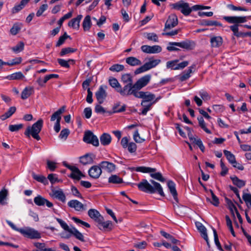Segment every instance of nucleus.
Masks as SVG:
<instances>
[{"mask_svg": "<svg viewBox=\"0 0 251 251\" xmlns=\"http://www.w3.org/2000/svg\"><path fill=\"white\" fill-rule=\"evenodd\" d=\"M150 184L146 179H143L137 183V186L139 190L142 192L149 193L154 194L157 193L162 197L165 196L163 188L160 183L151 179L150 180Z\"/></svg>", "mask_w": 251, "mask_h": 251, "instance_id": "f257e3e1", "label": "nucleus"}, {"mask_svg": "<svg viewBox=\"0 0 251 251\" xmlns=\"http://www.w3.org/2000/svg\"><path fill=\"white\" fill-rule=\"evenodd\" d=\"M43 126V120L42 119H40L33 124L31 126H27L24 134L28 138H30V136H31L33 138L39 141L41 139L39 133L41 131Z\"/></svg>", "mask_w": 251, "mask_h": 251, "instance_id": "f03ea898", "label": "nucleus"}, {"mask_svg": "<svg viewBox=\"0 0 251 251\" xmlns=\"http://www.w3.org/2000/svg\"><path fill=\"white\" fill-rule=\"evenodd\" d=\"M19 232L24 236L32 239H38L41 237L40 233L31 227H26L24 228H20Z\"/></svg>", "mask_w": 251, "mask_h": 251, "instance_id": "7ed1b4c3", "label": "nucleus"}, {"mask_svg": "<svg viewBox=\"0 0 251 251\" xmlns=\"http://www.w3.org/2000/svg\"><path fill=\"white\" fill-rule=\"evenodd\" d=\"M137 92V91L136 88L134 87V84H125V85L123 88L121 86L120 88L118 91V93H119L123 97L133 95L136 97Z\"/></svg>", "mask_w": 251, "mask_h": 251, "instance_id": "20e7f679", "label": "nucleus"}, {"mask_svg": "<svg viewBox=\"0 0 251 251\" xmlns=\"http://www.w3.org/2000/svg\"><path fill=\"white\" fill-rule=\"evenodd\" d=\"M83 140L84 142L92 144L95 147H98L99 145L98 137L90 130L85 132Z\"/></svg>", "mask_w": 251, "mask_h": 251, "instance_id": "39448f33", "label": "nucleus"}, {"mask_svg": "<svg viewBox=\"0 0 251 251\" xmlns=\"http://www.w3.org/2000/svg\"><path fill=\"white\" fill-rule=\"evenodd\" d=\"M169 44L183 48L186 50H192L196 46L195 43L191 40H186L181 42H169Z\"/></svg>", "mask_w": 251, "mask_h": 251, "instance_id": "423d86ee", "label": "nucleus"}, {"mask_svg": "<svg viewBox=\"0 0 251 251\" xmlns=\"http://www.w3.org/2000/svg\"><path fill=\"white\" fill-rule=\"evenodd\" d=\"M173 8L175 9L180 10L181 12L185 16H188L192 11V9L189 7V4L186 2H177L173 4Z\"/></svg>", "mask_w": 251, "mask_h": 251, "instance_id": "0eeeda50", "label": "nucleus"}, {"mask_svg": "<svg viewBox=\"0 0 251 251\" xmlns=\"http://www.w3.org/2000/svg\"><path fill=\"white\" fill-rule=\"evenodd\" d=\"M226 22L230 24H234L233 25H236L238 31H239V24L244 23L247 21L246 17H237V16H225L223 17Z\"/></svg>", "mask_w": 251, "mask_h": 251, "instance_id": "6e6552de", "label": "nucleus"}, {"mask_svg": "<svg viewBox=\"0 0 251 251\" xmlns=\"http://www.w3.org/2000/svg\"><path fill=\"white\" fill-rule=\"evenodd\" d=\"M151 75H146L139 78L134 84L137 91L146 86L150 82L151 79Z\"/></svg>", "mask_w": 251, "mask_h": 251, "instance_id": "1a4fd4ad", "label": "nucleus"}, {"mask_svg": "<svg viewBox=\"0 0 251 251\" xmlns=\"http://www.w3.org/2000/svg\"><path fill=\"white\" fill-rule=\"evenodd\" d=\"M136 98L142 99V101H144L145 103H150L155 99V96L148 91H137Z\"/></svg>", "mask_w": 251, "mask_h": 251, "instance_id": "9d476101", "label": "nucleus"}, {"mask_svg": "<svg viewBox=\"0 0 251 251\" xmlns=\"http://www.w3.org/2000/svg\"><path fill=\"white\" fill-rule=\"evenodd\" d=\"M106 88V86H100L95 94L96 99L99 104H102L107 97V94L105 90Z\"/></svg>", "mask_w": 251, "mask_h": 251, "instance_id": "9b49d317", "label": "nucleus"}, {"mask_svg": "<svg viewBox=\"0 0 251 251\" xmlns=\"http://www.w3.org/2000/svg\"><path fill=\"white\" fill-rule=\"evenodd\" d=\"M102 173L101 168L100 164L92 166L88 171L89 176L93 178L97 179L99 178Z\"/></svg>", "mask_w": 251, "mask_h": 251, "instance_id": "f8f14e48", "label": "nucleus"}, {"mask_svg": "<svg viewBox=\"0 0 251 251\" xmlns=\"http://www.w3.org/2000/svg\"><path fill=\"white\" fill-rule=\"evenodd\" d=\"M178 24V19L176 15L171 14L165 25V29H171Z\"/></svg>", "mask_w": 251, "mask_h": 251, "instance_id": "ddd939ff", "label": "nucleus"}, {"mask_svg": "<svg viewBox=\"0 0 251 251\" xmlns=\"http://www.w3.org/2000/svg\"><path fill=\"white\" fill-rule=\"evenodd\" d=\"M100 222H97V226L101 230L110 231L112 230V223L110 221H104V218L102 217Z\"/></svg>", "mask_w": 251, "mask_h": 251, "instance_id": "4468645a", "label": "nucleus"}, {"mask_svg": "<svg viewBox=\"0 0 251 251\" xmlns=\"http://www.w3.org/2000/svg\"><path fill=\"white\" fill-rule=\"evenodd\" d=\"M34 202L38 206H43L45 204L47 207L50 208L53 206L52 202L49 201L48 200L44 198L40 195H38L34 199Z\"/></svg>", "mask_w": 251, "mask_h": 251, "instance_id": "2eb2a0df", "label": "nucleus"}, {"mask_svg": "<svg viewBox=\"0 0 251 251\" xmlns=\"http://www.w3.org/2000/svg\"><path fill=\"white\" fill-rule=\"evenodd\" d=\"M70 207L74 208L77 211H82L86 210L85 205L77 200H71L68 202Z\"/></svg>", "mask_w": 251, "mask_h": 251, "instance_id": "dca6fc26", "label": "nucleus"}, {"mask_svg": "<svg viewBox=\"0 0 251 251\" xmlns=\"http://www.w3.org/2000/svg\"><path fill=\"white\" fill-rule=\"evenodd\" d=\"M196 65L193 64L189 67L188 70L184 71L182 74L179 76V80L181 82L188 79L190 77V74L195 72L196 69Z\"/></svg>", "mask_w": 251, "mask_h": 251, "instance_id": "f3484780", "label": "nucleus"}, {"mask_svg": "<svg viewBox=\"0 0 251 251\" xmlns=\"http://www.w3.org/2000/svg\"><path fill=\"white\" fill-rule=\"evenodd\" d=\"M230 30L233 32V35L237 37H245L249 36L251 37V32H242L238 31V28L236 25H232L229 26Z\"/></svg>", "mask_w": 251, "mask_h": 251, "instance_id": "a211bd4d", "label": "nucleus"}, {"mask_svg": "<svg viewBox=\"0 0 251 251\" xmlns=\"http://www.w3.org/2000/svg\"><path fill=\"white\" fill-rule=\"evenodd\" d=\"M167 186L170 193L173 196V198L176 202H178L177 198V193L175 183L172 180H169L167 182Z\"/></svg>", "mask_w": 251, "mask_h": 251, "instance_id": "6ab92c4d", "label": "nucleus"}, {"mask_svg": "<svg viewBox=\"0 0 251 251\" xmlns=\"http://www.w3.org/2000/svg\"><path fill=\"white\" fill-rule=\"evenodd\" d=\"M94 158H95V155L92 153H87L80 157V162L83 165L92 164L94 162Z\"/></svg>", "mask_w": 251, "mask_h": 251, "instance_id": "aec40b11", "label": "nucleus"}, {"mask_svg": "<svg viewBox=\"0 0 251 251\" xmlns=\"http://www.w3.org/2000/svg\"><path fill=\"white\" fill-rule=\"evenodd\" d=\"M100 165L101 169L105 170L108 173L112 172L116 169L115 165L108 161H102L100 163Z\"/></svg>", "mask_w": 251, "mask_h": 251, "instance_id": "412c9836", "label": "nucleus"}, {"mask_svg": "<svg viewBox=\"0 0 251 251\" xmlns=\"http://www.w3.org/2000/svg\"><path fill=\"white\" fill-rule=\"evenodd\" d=\"M88 214L96 223L97 222H100V219H102V217L98 210L94 209H90L88 212Z\"/></svg>", "mask_w": 251, "mask_h": 251, "instance_id": "4be33fe9", "label": "nucleus"}, {"mask_svg": "<svg viewBox=\"0 0 251 251\" xmlns=\"http://www.w3.org/2000/svg\"><path fill=\"white\" fill-rule=\"evenodd\" d=\"M66 109V106L65 105L62 106L57 111L55 112L50 117L51 121H54L55 120L56 121H61V114L64 113Z\"/></svg>", "mask_w": 251, "mask_h": 251, "instance_id": "5701e85b", "label": "nucleus"}, {"mask_svg": "<svg viewBox=\"0 0 251 251\" xmlns=\"http://www.w3.org/2000/svg\"><path fill=\"white\" fill-rule=\"evenodd\" d=\"M82 18V16L79 15L76 18L72 19L68 23V26L75 29H78L79 28V23Z\"/></svg>", "mask_w": 251, "mask_h": 251, "instance_id": "b1692460", "label": "nucleus"}, {"mask_svg": "<svg viewBox=\"0 0 251 251\" xmlns=\"http://www.w3.org/2000/svg\"><path fill=\"white\" fill-rule=\"evenodd\" d=\"M52 197L56 198L63 202L66 201V196L62 190H52Z\"/></svg>", "mask_w": 251, "mask_h": 251, "instance_id": "393cba45", "label": "nucleus"}, {"mask_svg": "<svg viewBox=\"0 0 251 251\" xmlns=\"http://www.w3.org/2000/svg\"><path fill=\"white\" fill-rule=\"evenodd\" d=\"M100 142L103 146H107L110 144L111 142V137L110 134L104 133L100 138Z\"/></svg>", "mask_w": 251, "mask_h": 251, "instance_id": "a878e982", "label": "nucleus"}, {"mask_svg": "<svg viewBox=\"0 0 251 251\" xmlns=\"http://www.w3.org/2000/svg\"><path fill=\"white\" fill-rule=\"evenodd\" d=\"M126 63L130 66H135L140 65L142 64L141 61L135 57H128L126 59Z\"/></svg>", "mask_w": 251, "mask_h": 251, "instance_id": "bb28decb", "label": "nucleus"}, {"mask_svg": "<svg viewBox=\"0 0 251 251\" xmlns=\"http://www.w3.org/2000/svg\"><path fill=\"white\" fill-rule=\"evenodd\" d=\"M34 92L32 87H26L22 91L21 98L23 100L27 99Z\"/></svg>", "mask_w": 251, "mask_h": 251, "instance_id": "cd10ccee", "label": "nucleus"}, {"mask_svg": "<svg viewBox=\"0 0 251 251\" xmlns=\"http://www.w3.org/2000/svg\"><path fill=\"white\" fill-rule=\"evenodd\" d=\"M121 81L125 84L133 85V77L130 74H125L121 76Z\"/></svg>", "mask_w": 251, "mask_h": 251, "instance_id": "c85d7f7f", "label": "nucleus"}, {"mask_svg": "<svg viewBox=\"0 0 251 251\" xmlns=\"http://www.w3.org/2000/svg\"><path fill=\"white\" fill-rule=\"evenodd\" d=\"M230 178L234 185H236L238 188H241L244 187L246 184V181L240 179L236 176H230Z\"/></svg>", "mask_w": 251, "mask_h": 251, "instance_id": "c756f323", "label": "nucleus"}, {"mask_svg": "<svg viewBox=\"0 0 251 251\" xmlns=\"http://www.w3.org/2000/svg\"><path fill=\"white\" fill-rule=\"evenodd\" d=\"M16 111L15 106H12L9 108L6 112L0 116L1 120L4 121L6 119L10 117Z\"/></svg>", "mask_w": 251, "mask_h": 251, "instance_id": "7c9ffc66", "label": "nucleus"}, {"mask_svg": "<svg viewBox=\"0 0 251 251\" xmlns=\"http://www.w3.org/2000/svg\"><path fill=\"white\" fill-rule=\"evenodd\" d=\"M229 207L230 210V212L231 214L233 215V216L234 217V211H235L237 217L240 222V224H242L243 223V219L242 218L240 214L239 211H238L236 207L231 202H230V204H229Z\"/></svg>", "mask_w": 251, "mask_h": 251, "instance_id": "2f4dec72", "label": "nucleus"}, {"mask_svg": "<svg viewBox=\"0 0 251 251\" xmlns=\"http://www.w3.org/2000/svg\"><path fill=\"white\" fill-rule=\"evenodd\" d=\"M32 176L34 179L36 181L41 182L44 185H46L48 184L49 182L46 177L42 175H37L35 173H32Z\"/></svg>", "mask_w": 251, "mask_h": 251, "instance_id": "473e14b6", "label": "nucleus"}, {"mask_svg": "<svg viewBox=\"0 0 251 251\" xmlns=\"http://www.w3.org/2000/svg\"><path fill=\"white\" fill-rule=\"evenodd\" d=\"M92 25L91 21V17L89 15H87L82 23V26L84 31H87L90 29Z\"/></svg>", "mask_w": 251, "mask_h": 251, "instance_id": "72a5a7b5", "label": "nucleus"}, {"mask_svg": "<svg viewBox=\"0 0 251 251\" xmlns=\"http://www.w3.org/2000/svg\"><path fill=\"white\" fill-rule=\"evenodd\" d=\"M28 1H29L28 0H22L20 3L15 5V6L12 8V13H18L25 7Z\"/></svg>", "mask_w": 251, "mask_h": 251, "instance_id": "f704fd0d", "label": "nucleus"}, {"mask_svg": "<svg viewBox=\"0 0 251 251\" xmlns=\"http://www.w3.org/2000/svg\"><path fill=\"white\" fill-rule=\"evenodd\" d=\"M155 102V101H153L152 102L149 103L147 105H145V103L144 101H142L141 105L143 106V109L141 111V113L140 114L143 115H146L150 110L151 108V106L153 103Z\"/></svg>", "mask_w": 251, "mask_h": 251, "instance_id": "c9c22d12", "label": "nucleus"}, {"mask_svg": "<svg viewBox=\"0 0 251 251\" xmlns=\"http://www.w3.org/2000/svg\"><path fill=\"white\" fill-rule=\"evenodd\" d=\"M108 182L113 184H121L123 182L122 178L116 175H111L108 178Z\"/></svg>", "mask_w": 251, "mask_h": 251, "instance_id": "e433bc0d", "label": "nucleus"}, {"mask_svg": "<svg viewBox=\"0 0 251 251\" xmlns=\"http://www.w3.org/2000/svg\"><path fill=\"white\" fill-rule=\"evenodd\" d=\"M223 152L226 159L231 165L235 163L236 159L233 154L226 150H224Z\"/></svg>", "mask_w": 251, "mask_h": 251, "instance_id": "4c0bfd02", "label": "nucleus"}, {"mask_svg": "<svg viewBox=\"0 0 251 251\" xmlns=\"http://www.w3.org/2000/svg\"><path fill=\"white\" fill-rule=\"evenodd\" d=\"M109 83L110 85L113 88L115 89V90L118 92V91L120 88L121 85L117 80V79L115 78L112 77L109 78Z\"/></svg>", "mask_w": 251, "mask_h": 251, "instance_id": "58836bf2", "label": "nucleus"}, {"mask_svg": "<svg viewBox=\"0 0 251 251\" xmlns=\"http://www.w3.org/2000/svg\"><path fill=\"white\" fill-rule=\"evenodd\" d=\"M70 233L73 234L76 239H78L79 240L82 242L85 241L84 236L75 227H73L72 229V232Z\"/></svg>", "mask_w": 251, "mask_h": 251, "instance_id": "ea45409f", "label": "nucleus"}, {"mask_svg": "<svg viewBox=\"0 0 251 251\" xmlns=\"http://www.w3.org/2000/svg\"><path fill=\"white\" fill-rule=\"evenodd\" d=\"M136 171L137 172H140L144 173H148L155 172L156 169L155 168L142 166L137 167L136 169Z\"/></svg>", "mask_w": 251, "mask_h": 251, "instance_id": "a19ab883", "label": "nucleus"}, {"mask_svg": "<svg viewBox=\"0 0 251 251\" xmlns=\"http://www.w3.org/2000/svg\"><path fill=\"white\" fill-rule=\"evenodd\" d=\"M24 77V75L21 72L13 73L7 76V78L9 80H20Z\"/></svg>", "mask_w": 251, "mask_h": 251, "instance_id": "79ce46f5", "label": "nucleus"}, {"mask_svg": "<svg viewBox=\"0 0 251 251\" xmlns=\"http://www.w3.org/2000/svg\"><path fill=\"white\" fill-rule=\"evenodd\" d=\"M161 62L160 59H155V60H151L150 59V61L148 62H146L145 64L148 69V70H150L155 67H156L158 64L160 63Z\"/></svg>", "mask_w": 251, "mask_h": 251, "instance_id": "37998d69", "label": "nucleus"}, {"mask_svg": "<svg viewBox=\"0 0 251 251\" xmlns=\"http://www.w3.org/2000/svg\"><path fill=\"white\" fill-rule=\"evenodd\" d=\"M197 119L199 121V124L200 126L207 133H210L211 132L210 130L208 129L206 126V125L204 121L203 117L202 116H200L197 118Z\"/></svg>", "mask_w": 251, "mask_h": 251, "instance_id": "c03bdc74", "label": "nucleus"}, {"mask_svg": "<svg viewBox=\"0 0 251 251\" xmlns=\"http://www.w3.org/2000/svg\"><path fill=\"white\" fill-rule=\"evenodd\" d=\"M77 50L76 49H74L70 47L63 48L59 53V55L61 56H63L66 54L73 53Z\"/></svg>", "mask_w": 251, "mask_h": 251, "instance_id": "a18cd8bd", "label": "nucleus"}, {"mask_svg": "<svg viewBox=\"0 0 251 251\" xmlns=\"http://www.w3.org/2000/svg\"><path fill=\"white\" fill-rule=\"evenodd\" d=\"M25 44L23 42H19L16 46L11 48L12 50L15 53H19L24 49Z\"/></svg>", "mask_w": 251, "mask_h": 251, "instance_id": "49530a36", "label": "nucleus"}, {"mask_svg": "<svg viewBox=\"0 0 251 251\" xmlns=\"http://www.w3.org/2000/svg\"><path fill=\"white\" fill-rule=\"evenodd\" d=\"M125 67L123 65L115 64L109 68V70L112 72H119L124 70Z\"/></svg>", "mask_w": 251, "mask_h": 251, "instance_id": "de8ad7c7", "label": "nucleus"}, {"mask_svg": "<svg viewBox=\"0 0 251 251\" xmlns=\"http://www.w3.org/2000/svg\"><path fill=\"white\" fill-rule=\"evenodd\" d=\"M198 229L201 233V236L204 239H207V230L205 227L201 224L199 223V225L197 226Z\"/></svg>", "mask_w": 251, "mask_h": 251, "instance_id": "09e8293b", "label": "nucleus"}, {"mask_svg": "<svg viewBox=\"0 0 251 251\" xmlns=\"http://www.w3.org/2000/svg\"><path fill=\"white\" fill-rule=\"evenodd\" d=\"M150 176L158 181H160V182H164L165 181V179L164 177H163L162 174L160 172L155 173H151L150 174Z\"/></svg>", "mask_w": 251, "mask_h": 251, "instance_id": "8fccbe9b", "label": "nucleus"}, {"mask_svg": "<svg viewBox=\"0 0 251 251\" xmlns=\"http://www.w3.org/2000/svg\"><path fill=\"white\" fill-rule=\"evenodd\" d=\"M55 219L65 230L67 231L69 233L72 232V228H69L68 225L64 221L58 218H55Z\"/></svg>", "mask_w": 251, "mask_h": 251, "instance_id": "3c124183", "label": "nucleus"}, {"mask_svg": "<svg viewBox=\"0 0 251 251\" xmlns=\"http://www.w3.org/2000/svg\"><path fill=\"white\" fill-rule=\"evenodd\" d=\"M67 38H71L70 36L65 32L62 36H61L56 43V47H58L61 46Z\"/></svg>", "mask_w": 251, "mask_h": 251, "instance_id": "603ef678", "label": "nucleus"}, {"mask_svg": "<svg viewBox=\"0 0 251 251\" xmlns=\"http://www.w3.org/2000/svg\"><path fill=\"white\" fill-rule=\"evenodd\" d=\"M21 29V27L20 25L18 23H16L13 25V26L10 29V32L12 35H15L19 33Z\"/></svg>", "mask_w": 251, "mask_h": 251, "instance_id": "864d4df0", "label": "nucleus"}, {"mask_svg": "<svg viewBox=\"0 0 251 251\" xmlns=\"http://www.w3.org/2000/svg\"><path fill=\"white\" fill-rule=\"evenodd\" d=\"M201 25H203L213 26L219 25L220 23L215 21L202 20L201 22Z\"/></svg>", "mask_w": 251, "mask_h": 251, "instance_id": "5fc2aeb1", "label": "nucleus"}, {"mask_svg": "<svg viewBox=\"0 0 251 251\" xmlns=\"http://www.w3.org/2000/svg\"><path fill=\"white\" fill-rule=\"evenodd\" d=\"M24 127L23 124L10 125L9 126V130L11 132L18 131Z\"/></svg>", "mask_w": 251, "mask_h": 251, "instance_id": "6e6d98bb", "label": "nucleus"}, {"mask_svg": "<svg viewBox=\"0 0 251 251\" xmlns=\"http://www.w3.org/2000/svg\"><path fill=\"white\" fill-rule=\"evenodd\" d=\"M22 60V59L21 57H16L10 61L6 62V65L12 66L18 65L21 63Z\"/></svg>", "mask_w": 251, "mask_h": 251, "instance_id": "4d7b16f0", "label": "nucleus"}, {"mask_svg": "<svg viewBox=\"0 0 251 251\" xmlns=\"http://www.w3.org/2000/svg\"><path fill=\"white\" fill-rule=\"evenodd\" d=\"M84 175L81 173V172L79 170V173L75 172H72V173L69 176V177L76 179L77 180H79L81 176H83Z\"/></svg>", "mask_w": 251, "mask_h": 251, "instance_id": "13d9d810", "label": "nucleus"}, {"mask_svg": "<svg viewBox=\"0 0 251 251\" xmlns=\"http://www.w3.org/2000/svg\"><path fill=\"white\" fill-rule=\"evenodd\" d=\"M34 246L37 248V250L33 251H46V245L44 243L35 242Z\"/></svg>", "mask_w": 251, "mask_h": 251, "instance_id": "bf43d9fd", "label": "nucleus"}, {"mask_svg": "<svg viewBox=\"0 0 251 251\" xmlns=\"http://www.w3.org/2000/svg\"><path fill=\"white\" fill-rule=\"evenodd\" d=\"M73 14V12L72 11L68 13L67 14L64 15L62 17H61L59 20L58 21V24L60 26H61L64 21L67 19H68L72 17Z\"/></svg>", "mask_w": 251, "mask_h": 251, "instance_id": "052dcab7", "label": "nucleus"}, {"mask_svg": "<svg viewBox=\"0 0 251 251\" xmlns=\"http://www.w3.org/2000/svg\"><path fill=\"white\" fill-rule=\"evenodd\" d=\"M56 175L54 174H50L48 176V179L50 180V182L53 184L56 182H58L60 180L56 177Z\"/></svg>", "mask_w": 251, "mask_h": 251, "instance_id": "680f3d73", "label": "nucleus"}, {"mask_svg": "<svg viewBox=\"0 0 251 251\" xmlns=\"http://www.w3.org/2000/svg\"><path fill=\"white\" fill-rule=\"evenodd\" d=\"M162 51V48L158 45L151 46L150 53H157Z\"/></svg>", "mask_w": 251, "mask_h": 251, "instance_id": "e2e57ef3", "label": "nucleus"}, {"mask_svg": "<svg viewBox=\"0 0 251 251\" xmlns=\"http://www.w3.org/2000/svg\"><path fill=\"white\" fill-rule=\"evenodd\" d=\"M178 62V60L168 61L167 62L166 67L167 68H171L172 70H176V69H175V67H176Z\"/></svg>", "mask_w": 251, "mask_h": 251, "instance_id": "0e129e2a", "label": "nucleus"}, {"mask_svg": "<svg viewBox=\"0 0 251 251\" xmlns=\"http://www.w3.org/2000/svg\"><path fill=\"white\" fill-rule=\"evenodd\" d=\"M147 38L150 41H153L155 42H158V36L154 33H149L147 34Z\"/></svg>", "mask_w": 251, "mask_h": 251, "instance_id": "69168bd1", "label": "nucleus"}, {"mask_svg": "<svg viewBox=\"0 0 251 251\" xmlns=\"http://www.w3.org/2000/svg\"><path fill=\"white\" fill-rule=\"evenodd\" d=\"M211 197H212V201H211V203L215 206H218L219 203V199L214 194V192L212 190H210Z\"/></svg>", "mask_w": 251, "mask_h": 251, "instance_id": "338daca9", "label": "nucleus"}, {"mask_svg": "<svg viewBox=\"0 0 251 251\" xmlns=\"http://www.w3.org/2000/svg\"><path fill=\"white\" fill-rule=\"evenodd\" d=\"M70 134V131L68 128H64L61 130L59 135V137L61 139H67Z\"/></svg>", "mask_w": 251, "mask_h": 251, "instance_id": "774afa93", "label": "nucleus"}]
</instances>
